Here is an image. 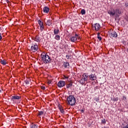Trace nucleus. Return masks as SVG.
<instances>
[{"label": "nucleus", "mask_w": 128, "mask_h": 128, "mask_svg": "<svg viewBox=\"0 0 128 128\" xmlns=\"http://www.w3.org/2000/svg\"><path fill=\"white\" fill-rule=\"evenodd\" d=\"M41 60H42L44 64H50L52 62V59L50 57L46 54L44 52H43L41 55Z\"/></svg>", "instance_id": "f257e3e1"}, {"label": "nucleus", "mask_w": 128, "mask_h": 128, "mask_svg": "<svg viewBox=\"0 0 128 128\" xmlns=\"http://www.w3.org/2000/svg\"><path fill=\"white\" fill-rule=\"evenodd\" d=\"M67 104L70 106H76V98L72 95H70L67 97Z\"/></svg>", "instance_id": "f03ea898"}, {"label": "nucleus", "mask_w": 128, "mask_h": 128, "mask_svg": "<svg viewBox=\"0 0 128 128\" xmlns=\"http://www.w3.org/2000/svg\"><path fill=\"white\" fill-rule=\"evenodd\" d=\"M38 50V44L36 43H32L30 47V51L32 52H36Z\"/></svg>", "instance_id": "7ed1b4c3"}, {"label": "nucleus", "mask_w": 128, "mask_h": 128, "mask_svg": "<svg viewBox=\"0 0 128 128\" xmlns=\"http://www.w3.org/2000/svg\"><path fill=\"white\" fill-rule=\"evenodd\" d=\"M122 14V11L118 9H116V12L113 13V16H115L116 18L120 16Z\"/></svg>", "instance_id": "20e7f679"}, {"label": "nucleus", "mask_w": 128, "mask_h": 128, "mask_svg": "<svg viewBox=\"0 0 128 128\" xmlns=\"http://www.w3.org/2000/svg\"><path fill=\"white\" fill-rule=\"evenodd\" d=\"M57 86L58 88H64L66 86V82L60 80L58 82Z\"/></svg>", "instance_id": "39448f33"}, {"label": "nucleus", "mask_w": 128, "mask_h": 128, "mask_svg": "<svg viewBox=\"0 0 128 128\" xmlns=\"http://www.w3.org/2000/svg\"><path fill=\"white\" fill-rule=\"evenodd\" d=\"M94 28L95 30L98 32L100 30V24L98 23H96L94 24Z\"/></svg>", "instance_id": "423d86ee"}, {"label": "nucleus", "mask_w": 128, "mask_h": 128, "mask_svg": "<svg viewBox=\"0 0 128 128\" xmlns=\"http://www.w3.org/2000/svg\"><path fill=\"white\" fill-rule=\"evenodd\" d=\"M33 40L37 42H40V40H42V38L40 36H36L35 38H33Z\"/></svg>", "instance_id": "0eeeda50"}, {"label": "nucleus", "mask_w": 128, "mask_h": 128, "mask_svg": "<svg viewBox=\"0 0 128 128\" xmlns=\"http://www.w3.org/2000/svg\"><path fill=\"white\" fill-rule=\"evenodd\" d=\"M38 24L40 26V30H44V22H42L40 20H38Z\"/></svg>", "instance_id": "6e6552de"}, {"label": "nucleus", "mask_w": 128, "mask_h": 128, "mask_svg": "<svg viewBox=\"0 0 128 128\" xmlns=\"http://www.w3.org/2000/svg\"><path fill=\"white\" fill-rule=\"evenodd\" d=\"M21 98L20 96H16V95H14V96H12L11 97V100H12V102H14V100H20Z\"/></svg>", "instance_id": "1a4fd4ad"}, {"label": "nucleus", "mask_w": 128, "mask_h": 128, "mask_svg": "<svg viewBox=\"0 0 128 128\" xmlns=\"http://www.w3.org/2000/svg\"><path fill=\"white\" fill-rule=\"evenodd\" d=\"M90 80H96V76L94 74H92L89 76Z\"/></svg>", "instance_id": "9d476101"}, {"label": "nucleus", "mask_w": 128, "mask_h": 128, "mask_svg": "<svg viewBox=\"0 0 128 128\" xmlns=\"http://www.w3.org/2000/svg\"><path fill=\"white\" fill-rule=\"evenodd\" d=\"M62 66L64 68H70V63H68V62H64Z\"/></svg>", "instance_id": "9b49d317"}, {"label": "nucleus", "mask_w": 128, "mask_h": 128, "mask_svg": "<svg viewBox=\"0 0 128 128\" xmlns=\"http://www.w3.org/2000/svg\"><path fill=\"white\" fill-rule=\"evenodd\" d=\"M43 12L46 14H48V12H50V8L48 6H44L43 8Z\"/></svg>", "instance_id": "f8f14e48"}, {"label": "nucleus", "mask_w": 128, "mask_h": 128, "mask_svg": "<svg viewBox=\"0 0 128 128\" xmlns=\"http://www.w3.org/2000/svg\"><path fill=\"white\" fill-rule=\"evenodd\" d=\"M58 32H60V30L58 29V28L54 29V34H58Z\"/></svg>", "instance_id": "ddd939ff"}, {"label": "nucleus", "mask_w": 128, "mask_h": 128, "mask_svg": "<svg viewBox=\"0 0 128 128\" xmlns=\"http://www.w3.org/2000/svg\"><path fill=\"white\" fill-rule=\"evenodd\" d=\"M58 108L62 114H64V110L62 109V107L60 105H58Z\"/></svg>", "instance_id": "4468645a"}, {"label": "nucleus", "mask_w": 128, "mask_h": 128, "mask_svg": "<svg viewBox=\"0 0 128 128\" xmlns=\"http://www.w3.org/2000/svg\"><path fill=\"white\" fill-rule=\"evenodd\" d=\"M46 26H52V20H48L46 22Z\"/></svg>", "instance_id": "2eb2a0df"}, {"label": "nucleus", "mask_w": 128, "mask_h": 128, "mask_svg": "<svg viewBox=\"0 0 128 128\" xmlns=\"http://www.w3.org/2000/svg\"><path fill=\"white\" fill-rule=\"evenodd\" d=\"M0 62L3 66H6V60H0Z\"/></svg>", "instance_id": "dca6fc26"}, {"label": "nucleus", "mask_w": 128, "mask_h": 128, "mask_svg": "<svg viewBox=\"0 0 128 128\" xmlns=\"http://www.w3.org/2000/svg\"><path fill=\"white\" fill-rule=\"evenodd\" d=\"M108 34L109 36L112 38V30L110 29L109 31H108Z\"/></svg>", "instance_id": "f3484780"}, {"label": "nucleus", "mask_w": 128, "mask_h": 128, "mask_svg": "<svg viewBox=\"0 0 128 128\" xmlns=\"http://www.w3.org/2000/svg\"><path fill=\"white\" fill-rule=\"evenodd\" d=\"M78 39L76 38L74 36L71 37L70 38V40L71 42H76V40Z\"/></svg>", "instance_id": "a211bd4d"}, {"label": "nucleus", "mask_w": 128, "mask_h": 128, "mask_svg": "<svg viewBox=\"0 0 128 128\" xmlns=\"http://www.w3.org/2000/svg\"><path fill=\"white\" fill-rule=\"evenodd\" d=\"M66 88H70V86H72V82H70L69 84H66Z\"/></svg>", "instance_id": "6ab92c4d"}, {"label": "nucleus", "mask_w": 128, "mask_h": 128, "mask_svg": "<svg viewBox=\"0 0 128 128\" xmlns=\"http://www.w3.org/2000/svg\"><path fill=\"white\" fill-rule=\"evenodd\" d=\"M31 128H38V125L34 124V123H32V124L30 125Z\"/></svg>", "instance_id": "aec40b11"}, {"label": "nucleus", "mask_w": 128, "mask_h": 128, "mask_svg": "<svg viewBox=\"0 0 128 128\" xmlns=\"http://www.w3.org/2000/svg\"><path fill=\"white\" fill-rule=\"evenodd\" d=\"M100 33L98 32L97 34L98 36L97 38L98 40H99L100 42V40H102V37L100 36Z\"/></svg>", "instance_id": "412c9836"}, {"label": "nucleus", "mask_w": 128, "mask_h": 128, "mask_svg": "<svg viewBox=\"0 0 128 128\" xmlns=\"http://www.w3.org/2000/svg\"><path fill=\"white\" fill-rule=\"evenodd\" d=\"M55 40H60V36L58 35H56L54 38Z\"/></svg>", "instance_id": "4be33fe9"}, {"label": "nucleus", "mask_w": 128, "mask_h": 128, "mask_svg": "<svg viewBox=\"0 0 128 128\" xmlns=\"http://www.w3.org/2000/svg\"><path fill=\"white\" fill-rule=\"evenodd\" d=\"M108 14H110V16H112V10H108Z\"/></svg>", "instance_id": "5701e85b"}, {"label": "nucleus", "mask_w": 128, "mask_h": 128, "mask_svg": "<svg viewBox=\"0 0 128 128\" xmlns=\"http://www.w3.org/2000/svg\"><path fill=\"white\" fill-rule=\"evenodd\" d=\"M44 114V112L42 111H38V116H42Z\"/></svg>", "instance_id": "b1692460"}, {"label": "nucleus", "mask_w": 128, "mask_h": 128, "mask_svg": "<svg viewBox=\"0 0 128 128\" xmlns=\"http://www.w3.org/2000/svg\"><path fill=\"white\" fill-rule=\"evenodd\" d=\"M106 120L105 119H103L102 120V124H106Z\"/></svg>", "instance_id": "393cba45"}, {"label": "nucleus", "mask_w": 128, "mask_h": 128, "mask_svg": "<svg viewBox=\"0 0 128 128\" xmlns=\"http://www.w3.org/2000/svg\"><path fill=\"white\" fill-rule=\"evenodd\" d=\"M80 12L82 14H86V10L82 9L81 10Z\"/></svg>", "instance_id": "a878e982"}, {"label": "nucleus", "mask_w": 128, "mask_h": 128, "mask_svg": "<svg viewBox=\"0 0 128 128\" xmlns=\"http://www.w3.org/2000/svg\"><path fill=\"white\" fill-rule=\"evenodd\" d=\"M113 36L114 38H116L118 36V34L116 32H113Z\"/></svg>", "instance_id": "bb28decb"}, {"label": "nucleus", "mask_w": 128, "mask_h": 128, "mask_svg": "<svg viewBox=\"0 0 128 128\" xmlns=\"http://www.w3.org/2000/svg\"><path fill=\"white\" fill-rule=\"evenodd\" d=\"M64 80H68V76H66V75L63 76Z\"/></svg>", "instance_id": "cd10ccee"}, {"label": "nucleus", "mask_w": 128, "mask_h": 128, "mask_svg": "<svg viewBox=\"0 0 128 128\" xmlns=\"http://www.w3.org/2000/svg\"><path fill=\"white\" fill-rule=\"evenodd\" d=\"M84 76H86V77H84V81L88 80V76H86V74H84Z\"/></svg>", "instance_id": "c85d7f7f"}, {"label": "nucleus", "mask_w": 128, "mask_h": 128, "mask_svg": "<svg viewBox=\"0 0 128 128\" xmlns=\"http://www.w3.org/2000/svg\"><path fill=\"white\" fill-rule=\"evenodd\" d=\"M41 88L43 90H46V86H41Z\"/></svg>", "instance_id": "c756f323"}, {"label": "nucleus", "mask_w": 128, "mask_h": 128, "mask_svg": "<svg viewBox=\"0 0 128 128\" xmlns=\"http://www.w3.org/2000/svg\"><path fill=\"white\" fill-rule=\"evenodd\" d=\"M74 38H78V34H75V36H74Z\"/></svg>", "instance_id": "7c9ffc66"}, {"label": "nucleus", "mask_w": 128, "mask_h": 128, "mask_svg": "<svg viewBox=\"0 0 128 128\" xmlns=\"http://www.w3.org/2000/svg\"><path fill=\"white\" fill-rule=\"evenodd\" d=\"M25 83L26 84H30V82L28 80H26L25 81Z\"/></svg>", "instance_id": "2f4dec72"}, {"label": "nucleus", "mask_w": 128, "mask_h": 128, "mask_svg": "<svg viewBox=\"0 0 128 128\" xmlns=\"http://www.w3.org/2000/svg\"><path fill=\"white\" fill-rule=\"evenodd\" d=\"M66 58L67 60H70V55H66Z\"/></svg>", "instance_id": "473e14b6"}, {"label": "nucleus", "mask_w": 128, "mask_h": 128, "mask_svg": "<svg viewBox=\"0 0 128 128\" xmlns=\"http://www.w3.org/2000/svg\"><path fill=\"white\" fill-rule=\"evenodd\" d=\"M94 100H95L96 102H98V98H95Z\"/></svg>", "instance_id": "72a5a7b5"}, {"label": "nucleus", "mask_w": 128, "mask_h": 128, "mask_svg": "<svg viewBox=\"0 0 128 128\" xmlns=\"http://www.w3.org/2000/svg\"><path fill=\"white\" fill-rule=\"evenodd\" d=\"M2 34H0V40H2Z\"/></svg>", "instance_id": "f704fd0d"}, {"label": "nucleus", "mask_w": 128, "mask_h": 128, "mask_svg": "<svg viewBox=\"0 0 128 128\" xmlns=\"http://www.w3.org/2000/svg\"><path fill=\"white\" fill-rule=\"evenodd\" d=\"M80 112H81L84 113V110H80Z\"/></svg>", "instance_id": "c9c22d12"}, {"label": "nucleus", "mask_w": 128, "mask_h": 128, "mask_svg": "<svg viewBox=\"0 0 128 128\" xmlns=\"http://www.w3.org/2000/svg\"><path fill=\"white\" fill-rule=\"evenodd\" d=\"M6 2H7V4H10V0H6Z\"/></svg>", "instance_id": "e433bc0d"}, {"label": "nucleus", "mask_w": 128, "mask_h": 128, "mask_svg": "<svg viewBox=\"0 0 128 128\" xmlns=\"http://www.w3.org/2000/svg\"><path fill=\"white\" fill-rule=\"evenodd\" d=\"M128 3L125 4V6L128 8Z\"/></svg>", "instance_id": "4c0bfd02"}, {"label": "nucleus", "mask_w": 128, "mask_h": 128, "mask_svg": "<svg viewBox=\"0 0 128 128\" xmlns=\"http://www.w3.org/2000/svg\"><path fill=\"white\" fill-rule=\"evenodd\" d=\"M124 128H128V125H126L125 127H124Z\"/></svg>", "instance_id": "58836bf2"}, {"label": "nucleus", "mask_w": 128, "mask_h": 128, "mask_svg": "<svg viewBox=\"0 0 128 128\" xmlns=\"http://www.w3.org/2000/svg\"><path fill=\"white\" fill-rule=\"evenodd\" d=\"M102 128H108V127L104 126V127H102Z\"/></svg>", "instance_id": "ea45409f"}, {"label": "nucleus", "mask_w": 128, "mask_h": 128, "mask_svg": "<svg viewBox=\"0 0 128 128\" xmlns=\"http://www.w3.org/2000/svg\"><path fill=\"white\" fill-rule=\"evenodd\" d=\"M51 83H52V82L50 81L48 82V84H51Z\"/></svg>", "instance_id": "a19ab883"}, {"label": "nucleus", "mask_w": 128, "mask_h": 128, "mask_svg": "<svg viewBox=\"0 0 128 128\" xmlns=\"http://www.w3.org/2000/svg\"><path fill=\"white\" fill-rule=\"evenodd\" d=\"M0 92H2V90H0Z\"/></svg>", "instance_id": "79ce46f5"}]
</instances>
